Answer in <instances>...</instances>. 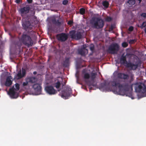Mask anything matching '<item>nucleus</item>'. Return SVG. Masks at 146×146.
Returning a JSON list of instances; mask_svg holds the SVG:
<instances>
[{
  "label": "nucleus",
  "mask_w": 146,
  "mask_h": 146,
  "mask_svg": "<svg viewBox=\"0 0 146 146\" xmlns=\"http://www.w3.org/2000/svg\"><path fill=\"white\" fill-rule=\"evenodd\" d=\"M113 74L114 76L117 77L118 79H123L124 80L128 79L129 77L127 74L119 72L117 71L115 72Z\"/></svg>",
  "instance_id": "9d476101"
},
{
  "label": "nucleus",
  "mask_w": 146,
  "mask_h": 146,
  "mask_svg": "<svg viewBox=\"0 0 146 146\" xmlns=\"http://www.w3.org/2000/svg\"><path fill=\"white\" fill-rule=\"evenodd\" d=\"M146 22L145 21H144V22H143L142 23L141 26H140V27L141 29H142V28H143L145 27H146Z\"/></svg>",
  "instance_id": "7c9ffc66"
},
{
  "label": "nucleus",
  "mask_w": 146,
  "mask_h": 146,
  "mask_svg": "<svg viewBox=\"0 0 146 146\" xmlns=\"http://www.w3.org/2000/svg\"><path fill=\"white\" fill-rule=\"evenodd\" d=\"M27 2L29 3H31L32 2L33 0H27Z\"/></svg>",
  "instance_id": "ea45409f"
},
{
  "label": "nucleus",
  "mask_w": 146,
  "mask_h": 146,
  "mask_svg": "<svg viewBox=\"0 0 146 146\" xmlns=\"http://www.w3.org/2000/svg\"><path fill=\"white\" fill-rule=\"evenodd\" d=\"M21 40L24 45L28 46H32L33 44V41L31 38L27 34H23L22 35Z\"/></svg>",
  "instance_id": "20e7f679"
},
{
  "label": "nucleus",
  "mask_w": 146,
  "mask_h": 146,
  "mask_svg": "<svg viewBox=\"0 0 146 146\" xmlns=\"http://www.w3.org/2000/svg\"><path fill=\"white\" fill-rule=\"evenodd\" d=\"M52 21L53 24L57 26H60L61 23L58 20H56L55 18H54L52 19Z\"/></svg>",
  "instance_id": "aec40b11"
},
{
  "label": "nucleus",
  "mask_w": 146,
  "mask_h": 146,
  "mask_svg": "<svg viewBox=\"0 0 146 146\" xmlns=\"http://www.w3.org/2000/svg\"><path fill=\"white\" fill-rule=\"evenodd\" d=\"M135 3V0H129L127 3L129 4L128 6L129 7H131L133 5H134Z\"/></svg>",
  "instance_id": "4be33fe9"
},
{
  "label": "nucleus",
  "mask_w": 146,
  "mask_h": 146,
  "mask_svg": "<svg viewBox=\"0 0 146 146\" xmlns=\"http://www.w3.org/2000/svg\"><path fill=\"white\" fill-rule=\"evenodd\" d=\"M28 80L30 83H34L37 81V79L35 77H31L28 78Z\"/></svg>",
  "instance_id": "412c9836"
},
{
  "label": "nucleus",
  "mask_w": 146,
  "mask_h": 146,
  "mask_svg": "<svg viewBox=\"0 0 146 146\" xmlns=\"http://www.w3.org/2000/svg\"><path fill=\"white\" fill-rule=\"evenodd\" d=\"M80 13L82 15H84L85 13V9L84 8H81L79 9Z\"/></svg>",
  "instance_id": "a878e982"
},
{
  "label": "nucleus",
  "mask_w": 146,
  "mask_h": 146,
  "mask_svg": "<svg viewBox=\"0 0 146 146\" xmlns=\"http://www.w3.org/2000/svg\"><path fill=\"white\" fill-rule=\"evenodd\" d=\"M122 46L124 47H126L127 46V44L126 42H123L122 43Z\"/></svg>",
  "instance_id": "72a5a7b5"
},
{
  "label": "nucleus",
  "mask_w": 146,
  "mask_h": 146,
  "mask_svg": "<svg viewBox=\"0 0 146 146\" xmlns=\"http://www.w3.org/2000/svg\"><path fill=\"white\" fill-rule=\"evenodd\" d=\"M28 84V82L27 81L25 82H23V86H27Z\"/></svg>",
  "instance_id": "e433bc0d"
},
{
  "label": "nucleus",
  "mask_w": 146,
  "mask_h": 146,
  "mask_svg": "<svg viewBox=\"0 0 146 146\" xmlns=\"http://www.w3.org/2000/svg\"><path fill=\"white\" fill-rule=\"evenodd\" d=\"M45 90L47 93L50 95H54L57 92L56 90L52 86H46L44 88Z\"/></svg>",
  "instance_id": "f8f14e48"
},
{
  "label": "nucleus",
  "mask_w": 146,
  "mask_h": 146,
  "mask_svg": "<svg viewBox=\"0 0 146 146\" xmlns=\"http://www.w3.org/2000/svg\"><path fill=\"white\" fill-rule=\"evenodd\" d=\"M37 73V72L36 71L34 72H33V74H36Z\"/></svg>",
  "instance_id": "79ce46f5"
},
{
  "label": "nucleus",
  "mask_w": 146,
  "mask_h": 146,
  "mask_svg": "<svg viewBox=\"0 0 146 146\" xmlns=\"http://www.w3.org/2000/svg\"><path fill=\"white\" fill-rule=\"evenodd\" d=\"M33 88L36 95L41 94L42 87L40 84H35L33 85Z\"/></svg>",
  "instance_id": "4468645a"
},
{
  "label": "nucleus",
  "mask_w": 146,
  "mask_h": 146,
  "mask_svg": "<svg viewBox=\"0 0 146 146\" xmlns=\"http://www.w3.org/2000/svg\"><path fill=\"white\" fill-rule=\"evenodd\" d=\"M90 23L93 27L97 29L102 28L104 25L103 20L99 17H94L92 19Z\"/></svg>",
  "instance_id": "f03ea898"
},
{
  "label": "nucleus",
  "mask_w": 146,
  "mask_h": 146,
  "mask_svg": "<svg viewBox=\"0 0 146 146\" xmlns=\"http://www.w3.org/2000/svg\"><path fill=\"white\" fill-rule=\"evenodd\" d=\"M133 27L132 26H130L129 29H128V30L129 31H132L133 30Z\"/></svg>",
  "instance_id": "c9c22d12"
},
{
  "label": "nucleus",
  "mask_w": 146,
  "mask_h": 146,
  "mask_svg": "<svg viewBox=\"0 0 146 146\" xmlns=\"http://www.w3.org/2000/svg\"><path fill=\"white\" fill-rule=\"evenodd\" d=\"M112 20V18L110 17H108L106 19V21L107 22H110Z\"/></svg>",
  "instance_id": "2f4dec72"
},
{
  "label": "nucleus",
  "mask_w": 146,
  "mask_h": 146,
  "mask_svg": "<svg viewBox=\"0 0 146 146\" xmlns=\"http://www.w3.org/2000/svg\"><path fill=\"white\" fill-rule=\"evenodd\" d=\"M60 82L59 81H58L55 84V86L56 88L58 89L60 88Z\"/></svg>",
  "instance_id": "cd10ccee"
},
{
  "label": "nucleus",
  "mask_w": 146,
  "mask_h": 146,
  "mask_svg": "<svg viewBox=\"0 0 146 146\" xmlns=\"http://www.w3.org/2000/svg\"><path fill=\"white\" fill-rule=\"evenodd\" d=\"M26 70L22 69V73L21 70L18 72L17 74L15 75L14 77V79L19 80L24 77L26 75Z\"/></svg>",
  "instance_id": "ddd939ff"
},
{
  "label": "nucleus",
  "mask_w": 146,
  "mask_h": 146,
  "mask_svg": "<svg viewBox=\"0 0 146 146\" xmlns=\"http://www.w3.org/2000/svg\"><path fill=\"white\" fill-rule=\"evenodd\" d=\"M22 26L23 29L26 31L29 30H31L33 27V25H32L30 21H25L22 24Z\"/></svg>",
  "instance_id": "2eb2a0df"
},
{
  "label": "nucleus",
  "mask_w": 146,
  "mask_h": 146,
  "mask_svg": "<svg viewBox=\"0 0 146 146\" xmlns=\"http://www.w3.org/2000/svg\"><path fill=\"white\" fill-rule=\"evenodd\" d=\"M136 40L135 39H130L129 40V43L130 44H133L135 42H136Z\"/></svg>",
  "instance_id": "c85d7f7f"
},
{
  "label": "nucleus",
  "mask_w": 146,
  "mask_h": 146,
  "mask_svg": "<svg viewBox=\"0 0 146 146\" xmlns=\"http://www.w3.org/2000/svg\"><path fill=\"white\" fill-rule=\"evenodd\" d=\"M97 75V73L92 72L91 73V78L92 79L94 80L96 78V76Z\"/></svg>",
  "instance_id": "bb28decb"
},
{
  "label": "nucleus",
  "mask_w": 146,
  "mask_h": 146,
  "mask_svg": "<svg viewBox=\"0 0 146 146\" xmlns=\"http://www.w3.org/2000/svg\"><path fill=\"white\" fill-rule=\"evenodd\" d=\"M124 83L121 84L120 80L114 79L111 82V84L113 87H118L119 94L126 95L132 98L133 97L132 92L133 84H131L130 81H124Z\"/></svg>",
  "instance_id": "f257e3e1"
},
{
  "label": "nucleus",
  "mask_w": 146,
  "mask_h": 146,
  "mask_svg": "<svg viewBox=\"0 0 146 146\" xmlns=\"http://www.w3.org/2000/svg\"><path fill=\"white\" fill-rule=\"evenodd\" d=\"M102 5L105 7L107 8L109 6V3L107 1H105L102 3Z\"/></svg>",
  "instance_id": "393cba45"
},
{
  "label": "nucleus",
  "mask_w": 146,
  "mask_h": 146,
  "mask_svg": "<svg viewBox=\"0 0 146 146\" xmlns=\"http://www.w3.org/2000/svg\"><path fill=\"white\" fill-rule=\"evenodd\" d=\"M119 49V46L117 43L112 44L109 46L108 52L111 54H117Z\"/></svg>",
  "instance_id": "423d86ee"
},
{
  "label": "nucleus",
  "mask_w": 146,
  "mask_h": 146,
  "mask_svg": "<svg viewBox=\"0 0 146 146\" xmlns=\"http://www.w3.org/2000/svg\"><path fill=\"white\" fill-rule=\"evenodd\" d=\"M72 92L71 89L69 87H67L64 90L62 91L60 94L61 97L65 99H67L70 96Z\"/></svg>",
  "instance_id": "6e6552de"
},
{
  "label": "nucleus",
  "mask_w": 146,
  "mask_h": 146,
  "mask_svg": "<svg viewBox=\"0 0 146 146\" xmlns=\"http://www.w3.org/2000/svg\"><path fill=\"white\" fill-rule=\"evenodd\" d=\"M107 86V83L106 82H104L100 84V87L102 88H106Z\"/></svg>",
  "instance_id": "b1692460"
},
{
  "label": "nucleus",
  "mask_w": 146,
  "mask_h": 146,
  "mask_svg": "<svg viewBox=\"0 0 146 146\" xmlns=\"http://www.w3.org/2000/svg\"><path fill=\"white\" fill-rule=\"evenodd\" d=\"M144 31H145V33L146 34V27L145 29L144 30Z\"/></svg>",
  "instance_id": "37998d69"
},
{
  "label": "nucleus",
  "mask_w": 146,
  "mask_h": 146,
  "mask_svg": "<svg viewBox=\"0 0 146 146\" xmlns=\"http://www.w3.org/2000/svg\"><path fill=\"white\" fill-rule=\"evenodd\" d=\"M89 88H90V89H91L92 88V87H91V86H92L94 87V85L93 84H89Z\"/></svg>",
  "instance_id": "58836bf2"
},
{
  "label": "nucleus",
  "mask_w": 146,
  "mask_h": 146,
  "mask_svg": "<svg viewBox=\"0 0 146 146\" xmlns=\"http://www.w3.org/2000/svg\"><path fill=\"white\" fill-rule=\"evenodd\" d=\"M15 88H12L9 90V94L10 96L13 98H16L18 96V94L15 91V89L16 90L18 91L19 89V85L17 83L15 84Z\"/></svg>",
  "instance_id": "0eeeda50"
},
{
  "label": "nucleus",
  "mask_w": 146,
  "mask_h": 146,
  "mask_svg": "<svg viewBox=\"0 0 146 146\" xmlns=\"http://www.w3.org/2000/svg\"><path fill=\"white\" fill-rule=\"evenodd\" d=\"M82 74L84 75V79L87 80L89 79L90 77V75L89 73L86 72V70L84 69L82 71Z\"/></svg>",
  "instance_id": "a211bd4d"
},
{
  "label": "nucleus",
  "mask_w": 146,
  "mask_h": 146,
  "mask_svg": "<svg viewBox=\"0 0 146 146\" xmlns=\"http://www.w3.org/2000/svg\"><path fill=\"white\" fill-rule=\"evenodd\" d=\"M68 0H64L62 1V4L64 5H66L68 4Z\"/></svg>",
  "instance_id": "473e14b6"
},
{
  "label": "nucleus",
  "mask_w": 146,
  "mask_h": 146,
  "mask_svg": "<svg viewBox=\"0 0 146 146\" xmlns=\"http://www.w3.org/2000/svg\"><path fill=\"white\" fill-rule=\"evenodd\" d=\"M56 38L58 40L61 42L66 41L68 38V34L65 33H62L56 35Z\"/></svg>",
  "instance_id": "9b49d317"
},
{
  "label": "nucleus",
  "mask_w": 146,
  "mask_h": 146,
  "mask_svg": "<svg viewBox=\"0 0 146 146\" xmlns=\"http://www.w3.org/2000/svg\"><path fill=\"white\" fill-rule=\"evenodd\" d=\"M90 49L92 52H93L94 50V46L93 44H91L90 46Z\"/></svg>",
  "instance_id": "c756f323"
},
{
  "label": "nucleus",
  "mask_w": 146,
  "mask_h": 146,
  "mask_svg": "<svg viewBox=\"0 0 146 146\" xmlns=\"http://www.w3.org/2000/svg\"><path fill=\"white\" fill-rule=\"evenodd\" d=\"M20 2V0H15V2L17 3H19Z\"/></svg>",
  "instance_id": "a19ab883"
},
{
  "label": "nucleus",
  "mask_w": 146,
  "mask_h": 146,
  "mask_svg": "<svg viewBox=\"0 0 146 146\" xmlns=\"http://www.w3.org/2000/svg\"><path fill=\"white\" fill-rule=\"evenodd\" d=\"M67 23L68 25H71L73 24V22L71 21H70L68 22Z\"/></svg>",
  "instance_id": "4c0bfd02"
},
{
  "label": "nucleus",
  "mask_w": 146,
  "mask_h": 146,
  "mask_svg": "<svg viewBox=\"0 0 146 146\" xmlns=\"http://www.w3.org/2000/svg\"><path fill=\"white\" fill-rule=\"evenodd\" d=\"M29 7H25L21 8L20 11L21 14H27L29 12Z\"/></svg>",
  "instance_id": "6ab92c4d"
},
{
  "label": "nucleus",
  "mask_w": 146,
  "mask_h": 146,
  "mask_svg": "<svg viewBox=\"0 0 146 146\" xmlns=\"http://www.w3.org/2000/svg\"><path fill=\"white\" fill-rule=\"evenodd\" d=\"M13 79L11 76H7L6 79V81L5 83V85L6 86H9L12 85Z\"/></svg>",
  "instance_id": "dca6fc26"
},
{
  "label": "nucleus",
  "mask_w": 146,
  "mask_h": 146,
  "mask_svg": "<svg viewBox=\"0 0 146 146\" xmlns=\"http://www.w3.org/2000/svg\"><path fill=\"white\" fill-rule=\"evenodd\" d=\"M69 33L71 38L75 39L77 40H80L82 37V34L81 32L78 31L76 33L75 30H72L70 31Z\"/></svg>",
  "instance_id": "1a4fd4ad"
},
{
  "label": "nucleus",
  "mask_w": 146,
  "mask_h": 146,
  "mask_svg": "<svg viewBox=\"0 0 146 146\" xmlns=\"http://www.w3.org/2000/svg\"><path fill=\"white\" fill-rule=\"evenodd\" d=\"M133 84V86H134L135 91L137 92L145 93L146 91V88L145 85L141 82L136 83Z\"/></svg>",
  "instance_id": "39448f33"
},
{
  "label": "nucleus",
  "mask_w": 146,
  "mask_h": 146,
  "mask_svg": "<svg viewBox=\"0 0 146 146\" xmlns=\"http://www.w3.org/2000/svg\"><path fill=\"white\" fill-rule=\"evenodd\" d=\"M120 62L121 64H126V66L128 68H130L131 70H135L139 66V63H136L134 64L131 62L128 63L127 60L125 56L122 55L120 58Z\"/></svg>",
  "instance_id": "7ed1b4c3"
},
{
  "label": "nucleus",
  "mask_w": 146,
  "mask_h": 146,
  "mask_svg": "<svg viewBox=\"0 0 146 146\" xmlns=\"http://www.w3.org/2000/svg\"><path fill=\"white\" fill-rule=\"evenodd\" d=\"M141 16L144 18H146V13H142L141 15Z\"/></svg>",
  "instance_id": "f704fd0d"
},
{
  "label": "nucleus",
  "mask_w": 146,
  "mask_h": 146,
  "mask_svg": "<svg viewBox=\"0 0 146 146\" xmlns=\"http://www.w3.org/2000/svg\"><path fill=\"white\" fill-rule=\"evenodd\" d=\"M138 0L139 1V2H141V0Z\"/></svg>",
  "instance_id": "c03bdc74"
},
{
  "label": "nucleus",
  "mask_w": 146,
  "mask_h": 146,
  "mask_svg": "<svg viewBox=\"0 0 146 146\" xmlns=\"http://www.w3.org/2000/svg\"><path fill=\"white\" fill-rule=\"evenodd\" d=\"M78 52L79 54L82 56H85L86 53H88V50L85 48H81L78 50Z\"/></svg>",
  "instance_id": "f3484780"
},
{
  "label": "nucleus",
  "mask_w": 146,
  "mask_h": 146,
  "mask_svg": "<svg viewBox=\"0 0 146 146\" xmlns=\"http://www.w3.org/2000/svg\"><path fill=\"white\" fill-rule=\"evenodd\" d=\"M69 58H66L65 61L64 62L63 65L65 67H67L69 64Z\"/></svg>",
  "instance_id": "5701e85b"
}]
</instances>
